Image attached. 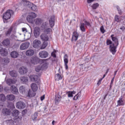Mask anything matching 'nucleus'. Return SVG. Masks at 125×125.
<instances>
[{
  "instance_id": "nucleus-1",
  "label": "nucleus",
  "mask_w": 125,
  "mask_h": 125,
  "mask_svg": "<svg viewBox=\"0 0 125 125\" xmlns=\"http://www.w3.org/2000/svg\"><path fill=\"white\" fill-rule=\"evenodd\" d=\"M34 23L37 26L41 25V28H42V29H45V28L47 27V25H48V23L47 22H43V21L41 18L35 19L34 20Z\"/></svg>"
},
{
  "instance_id": "nucleus-2",
  "label": "nucleus",
  "mask_w": 125,
  "mask_h": 125,
  "mask_svg": "<svg viewBox=\"0 0 125 125\" xmlns=\"http://www.w3.org/2000/svg\"><path fill=\"white\" fill-rule=\"evenodd\" d=\"M14 14V12L12 10H7L6 12L3 14V20L4 23H5L7 20L11 18L12 15Z\"/></svg>"
},
{
  "instance_id": "nucleus-3",
  "label": "nucleus",
  "mask_w": 125,
  "mask_h": 125,
  "mask_svg": "<svg viewBox=\"0 0 125 125\" xmlns=\"http://www.w3.org/2000/svg\"><path fill=\"white\" fill-rule=\"evenodd\" d=\"M41 45H42V42L41 41L36 39L33 41V46L34 48H40Z\"/></svg>"
},
{
  "instance_id": "nucleus-4",
  "label": "nucleus",
  "mask_w": 125,
  "mask_h": 125,
  "mask_svg": "<svg viewBox=\"0 0 125 125\" xmlns=\"http://www.w3.org/2000/svg\"><path fill=\"white\" fill-rule=\"evenodd\" d=\"M117 47L118 46L117 45L115 46V44L113 43L112 45H110L109 46V50L110 52L113 54V55H115L116 54V52H117Z\"/></svg>"
},
{
  "instance_id": "nucleus-5",
  "label": "nucleus",
  "mask_w": 125,
  "mask_h": 125,
  "mask_svg": "<svg viewBox=\"0 0 125 125\" xmlns=\"http://www.w3.org/2000/svg\"><path fill=\"white\" fill-rule=\"evenodd\" d=\"M34 35L35 38H39L41 35V28L39 27H35L34 29Z\"/></svg>"
},
{
  "instance_id": "nucleus-6",
  "label": "nucleus",
  "mask_w": 125,
  "mask_h": 125,
  "mask_svg": "<svg viewBox=\"0 0 125 125\" xmlns=\"http://www.w3.org/2000/svg\"><path fill=\"white\" fill-rule=\"evenodd\" d=\"M16 106L18 109L21 110L26 107V104L23 102H18L16 103Z\"/></svg>"
},
{
  "instance_id": "nucleus-7",
  "label": "nucleus",
  "mask_w": 125,
  "mask_h": 125,
  "mask_svg": "<svg viewBox=\"0 0 125 125\" xmlns=\"http://www.w3.org/2000/svg\"><path fill=\"white\" fill-rule=\"evenodd\" d=\"M30 46V42H25L24 43H22L20 47V49L21 50H25V49H27L29 48Z\"/></svg>"
},
{
  "instance_id": "nucleus-8",
  "label": "nucleus",
  "mask_w": 125,
  "mask_h": 125,
  "mask_svg": "<svg viewBox=\"0 0 125 125\" xmlns=\"http://www.w3.org/2000/svg\"><path fill=\"white\" fill-rule=\"evenodd\" d=\"M63 61L64 63V67L65 70H68L69 67H68V63H69V60H68V55L65 54L63 57Z\"/></svg>"
},
{
  "instance_id": "nucleus-9",
  "label": "nucleus",
  "mask_w": 125,
  "mask_h": 125,
  "mask_svg": "<svg viewBox=\"0 0 125 125\" xmlns=\"http://www.w3.org/2000/svg\"><path fill=\"white\" fill-rule=\"evenodd\" d=\"M55 20V17L54 16H51L50 20H49V25L51 29L54 27V25H55V23L54 21Z\"/></svg>"
},
{
  "instance_id": "nucleus-10",
  "label": "nucleus",
  "mask_w": 125,
  "mask_h": 125,
  "mask_svg": "<svg viewBox=\"0 0 125 125\" xmlns=\"http://www.w3.org/2000/svg\"><path fill=\"white\" fill-rule=\"evenodd\" d=\"M21 5L25 6V7H30L31 5V2L27 0H21Z\"/></svg>"
},
{
  "instance_id": "nucleus-11",
  "label": "nucleus",
  "mask_w": 125,
  "mask_h": 125,
  "mask_svg": "<svg viewBox=\"0 0 125 125\" xmlns=\"http://www.w3.org/2000/svg\"><path fill=\"white\" fill-rule=\"evenodd\" d=\"M125 99H123V96H121L120 98H119V99L118 101H117V105L118 106H125Z\"/></svg>"
},
{
  "instance_id": "nucleus-12",
  "label": "nucleus",
  "mask_w": 125,
  "mask_h": 125,
  "mask_svg": "<svg viewBox=\"0 0 125 125\" xmlns=\"http://www.w3.org/2000/svg\"><path fill=\"white\" fill-rule=\"evenodd\" d=\"M41 39L43 42H48L49 41V37L47 36V34L45 33H42L41 36Z\"/></svg>"
},
{
  "instance_id": "nucleus-13",
  "label": "nucleus",
  "mask_w": 125,
  "mask_h": 125,
  "mask_svg": "<svg viewBox=\"0 0 125 125\" xmlns=\"http://www.w3.org/2000/svg\"><path fill=\"white\" fill-rule=\"evenodd\" d=\"M39 54L41 58H46L48 56V53L46 51H41Z\"/></svg>"
},
{
  "instance_id": "nucleus-14",
  "label": "nucleus",
  "mask_w": 125,
  "mask_h": 125,
  "mask_svg": "<svg viewBox=\"0 0 125 125\" xmlns=\"http://www.w3.org/2000/svg\"><path fill=\"white\" fill-rule=\"evenodd\" d=\"M27 72H28V69L25 67L22 66L19 69V73L21 75H25V74H27Z\"/></svg>"
},
{
  "instance_id": "nucleus-15",
  "label": "nucleus",
  "mask_w": 125,
  "mask_h": 125,
  "mask_svg": "<svg viewBox=\"0 0 125 125\" xmlns=\"http://www.w3.org/2000/svg\"><path fill=\"white\" fill-rule=\"evenodd\" d=\"M40 62V59L37 57H32L31 58L30 62L32 64L36 65Z\"/></svg>"
},
{
  "instance_id": "nucleus-16",
  "label": "nucleus",
  "mask_w": 125,
  "mask_h": 125,
  "mask_svg": "<svg viewBox=\"0 0 125 125\" xmlns=\"http://www.w3.org/2000/svg\"><path fill=\"white\" fill-rule=\"evenodd\" d=\"M11 91L13 93V94L18 95L19 94V92H18V89L14 85H12L11 86Z\"/></svg>"
},
{
  "instance_id": "nucleus-17",
  "label": "nucleus",
  "mask_w": 125,
  "mask_h": 125,
  "mask_svg": "<svg viewBox=\"0 0 125 125\" xmlns=\"http://www.w3.org/2000/svg\"><path fill=\"white\" fill-rule=\"evenodd\" d=\"M29 78L32 82H38V81H40V78L38 75H30Z\"/></svg>"
},
{
  "instance_id": "nucleus-18",
  "label": "nucleus",
  "mask_w": 125,
  "mask_h": 125,
  "mask_svg": "<svg viewBox=\"0 0 125 125\" xmlns=\"http://www.w3.org/2000/svg\"><path fill=\"white\" fill-rule=\"evenodd\" d=\"M0 53L2 56H7L8 54V52L6 49L3 48L0 49Z\"/></svg>"
},
{
  "instance_id": "nucleus-19",
  "label": "nucleus",
  "mask_w": 125,
  "mask_h": 125,
  "mask_svg": "<svg viewBox=\"0 0 125 125\" xmlns=\"http://www.w3.org/2000/svg\"><path fill=\"white\" fill-rule=\"evenodd\" d=\"M110 37L111 38L112 41L114 42V43L118 46V45H119V40L118 38H117V37H114V34L111 35Z\"/></svg>"
},
{
  "instance_id": "nucleus-20",
  "label": "nucleus",
  "mask_w": 125,
  "mask_h": 125,
  "mask_svg": "<svg viewBox=\"0 0 125 125\" xmlns=\"http://www.w3.org/2000/svg\"><path fill=\"white\" fill-rule=\"evenodd\" d=\"M25 54L27 56H33L35 54V51L33 49H29L26 51Z\"/></svg>"
},
{
  "instance_id": "nucleus-21",
  "label": "nucleus",
  "mask_w": 125,
  "mask_h": 125,
  "mask_svg": "<svg viewBox=\"0 0 125 125\" xmlns=\"http://www.w3.org/2000/svg\"><path fill=\"white\" fill-rule=\"evenodd\" d=\"M35 92H36V91H33V90H29L27 94V97H34L36 96V93Z\"/></svg>"
},
{
  "instance_id": "nucleus-22",
  "label": "nucleus",
  "mask_w": 125,
  "mask_h": 125,
  "mask_svg": "<svg viewBox=\"0 0 125 125\" xmlns=\"http://www.w3.org/2000/svg\"><path fill=\"white\" fill-rule=\"evenodd\" d=\"M32 90L33 91H37L38 89H39V87H38V85L36 84V83H32L31 85Z\"/></svg>"
},
{
  "instance_id": "nucleus-23",
  "label": "nucleus",
  "mask_w": 125,
  "mask_h": 125,
  "mask_svg": "<svg viewBox=\"0 0 125 125\" xmlns=\"http://www.w3.org/2000/svg\"><path fill=\"white\" fill-rule=\"evenodd\" d=\"M28 8L31 9V10L32 11H38V7L37 6L32 3H30V6L28 7Z\"/></svg>"
},
{
  "instance_id": "nucleus-24",
  "label": "nucleus",
  "mask_w": 125,
  "mask_h": 125,
  "mask_svg": "<svg viewBox=\"0 0 125 125\" xmlns=\"http://www.w3.org/2000/svg\"><path fill=\"white\" fill-rule=\"evenodd\" d=\"M10 55L12 58H17L19 56V53L17 51H14L11 53Z\"/></svg>"
},
{
  "instance_id": "nucleus-25",
  "label": "nucleus",
  "mask_w": 125,
  "mask_h": 125,
  "mask_svg": "<svg viewBox=\"0 0 125 125\" xmlns=\"http://www.w3.org/2000/svg\"><path fill=\"white\" fill-rule=\"evenodd\" d=\"M2 43L4 46H8V45L10 44V40L9 39H6L3 41Z\"/></svg>"
},
{
  "instance_id": "nucleus-26",
  "label": "nucleus",
  "mask_w": 125,
  "mask_h": 125,
  "mask_svg": "<svg viewBox=\"0 0 125 125\" xmlns=\"http://www.w3.org/2000/svg\"><path fill=\"white\" fill-rule=\"evenodd\" d=\"M62 79H63V76H62L61 74L58 73L55 75V81H60Z\"/></svg>"
},
{
  "instance_id": "nucleus-27",
  "label": "nucleus",
  "mask_w": 125,
  "mask_h": 125,
  "mask_svg": "<svg viewBox=\"0 0 125 125\" xmlns=\"http://www.w3.org/2000/svg\"><path fill=\"white\" fill-rule=\"evenodd\" d=\"M9 75L13 78H16V77L18 76L17 72L15 70H12L9 71Z\"/></svg>"
},
{
  "instance_id": "nucleus-28",
  "label": "nucleus",
  "mask_w": 125,
  "mask_h": 125,
  "mask_svg": "<svg viewBox=\"0 0 125 125\" xmlns=\"http://www.w3.org/2000/svg\"><path fill=\"white\" fill-rule=\"evenodd\" d=\"M7 100H8V101H13L14 99H15V96L13 95V94H10L6 96Z\"/></svg>"
},
{
  "instance_id": "nucleus-29",
  "label": "nucleus",
  "mask_w": 125,
  "mask_h": 125,
  "mask_svg": "<svg viewBox=\"0 0 125 125\" xmlns=\"http://www.w3.org/2000/svg\"><path fill=\"white\" fill-rule=\"evenodd\" d=\"M6 83L8 85H11V84H13L15 83V81L11 79H8L6 81Z\"/></svg>"
},
{
  "instance_id": "nucleus-30",
  "label": "nucleus",
  "mask_w": 125,
  "mask_h": 125,
  "mask_svg": "<svg viewBox=\"0 0 125 125\" xmlns=\"http://www.w3.org/2000/svg\"><path fill=\"white\" fill-rule=\"evenodd\" d=\"M61 98H62V97H61V95H59V94L56 95L55 96L56 103H59V102L61 101Z\"/></svg>"
},
{
  "instance_id": "nucleus-31",
  "label": "nucleus",
  "mask_w": 125,
  "mask_h": 125,
  "mask_svg": "<svg viewBox=\"0 0 125 125\" xmlns=\"http://www.w3.org/2000/svg\"><path fill=\"white\" fill-rule=\"evenodd\" d=\"M2 112L5 116H9V115H10V110L7 108H3Z\"/></svg>"
},
{
  "instance_id": "nucleus-32",
  "label": "nucleus",
  "mask_w": 125,
  "mask_h": 125,
  "mask_svg": "<svg viewBox=\"0 0 125 125\" xmlns=\"http://www.w3.org/2000/svg\"><path fill=\"white\" fill-rule=\"evenodd\" d=\"M12 30H13V27L11 26L8 30L5 32V36L8 37V36H10V34L12 32Z\"/></svg>"
},
{
  "instance_id": "nucleus-33",
  "label": "nucleus",
  "mask_w": 125,
  "mask_h": 125,
  "mask_svg": "<svg viewBox=\"0 0 125 125\" xmlns=\"http://www.w3.org/2000/svg\"><path fill=\"white\" fill-rule=\"evenodd\" d=\"M19 111L17 109L14 110L12 112L13 116L14 117V118H17L18 116H19Z\"/></svg>"
},
{
  "instance_id": "nucleus-34",
  "label": "nucleus",
  "mask_w": 125,
  "mask_h": 125,
  "mask_svg": "<svg viewBox=\"0 0 125 125\" xmlns=\"http://www.w3.org/2000/svg\"><path fill=\"white\" fill-rule=\"evenodd\" d=\"M19 90L21 93L23 94V93H25V92H26V87H25L24 86H21Z\"/></svg>"
},
{
  "instance_id": "nucleus-35",
  "label": "nucleus",
  "mask_w": 125,
  "mask_h": 125,
  "mask_svg": "<svg viewBox=\"0 0 125 125\" xmlns=\"http://www.w3.org/2000/svg\"><path fill=\"white\" fill-rule=\"evenodd\" d=\"M81 96H82V92H80L74 97L73 100L77 101L79 98H80Z\"/></svg>"
},
{
  "instance_id": "nucleus-36",
  "label": "nucleus",
  "mask_w": 125,
  "mask_h": 125,
  "mask_svg": "<svg viewBox=\"0 0 125 125\" xmlns=\"http://www.w3.org/2000/svg\"><path fill=\"white\" fill-rule=\"evenodd\" d=\"M14 120L15 121V123H20L22 121V117L17 116V117H14Z\"/></svg>"
},
{
  "instance_id": "nucleus-37",
  "label": "nucleus",
  "mask_w": 125,
  "mask_h": 125,
  "mask_svg": "<svg viewBox=\"0 0 125 125\" xmlns=\"http://www.w3.org/2000/svg\"><path fill=\"white\" fill-rule=\"evenodd\" d=\"M44 29V33H46V34H50V33H52V29L50 28H45Z\"/></svg>"
},
{
  "instance_id": "nucleus-38",
  "label": "nucleus",
  "mask_w": 125,
  "mask_h": 125,
  "mask_svg": "<svg viewBox=\"0 0 125 125\" xmlns=\"http://www.w3.org/2000/svg\"><path fill=\"white\" fill-rule=\"evenodd\" d=\"M6 100V98L5 96L3 94H0V101L2 102H4Z\"/></svg>"
},
{
  "instance_id": "nucleus-39",
  "label": "nucleus",
  "mask_w": 125,
  "mask_h": 125,
  "mask_svg": "<svg viewBox=\"0 0 125 125\" xmlns=\"http://www.w3.org/2000/svg\"><path fill=\"white\" fill-rule=\"evenodd\" d=\"M80 28L82 32H85V27H84V23H81L80 26Z\"/></svg>"
},
{
  "instance_id": "nucleus-40",
  "label": "nucleus",
  "mask_w": 125,
  "mask_h": 125,
  "mask_svg": "<svg viewBox=\"0 0 125 125\" xmlns=\"http://www.w3.org/2000/svg\"><path fill=\"white\" fill-rule=\"evenodd\" d=\"M48 44V43L47 42V41H44L41 47V49H44V48L47 46Z\"/></svg>"
},
{
  "instance_id": "nucleus-41",
  "label": "nucleus",
  "mask_w": 125,
  "mask_h": 125,
  "mask_svg": "<svg viewBox=\"0 0 125 125\" xmlns=\"http://www.w3.org/2000/svg\"><path fill=\"white\" fill-rule=\"evenodd\" d=\"M33 19H32V18L29 15H28L26 18V20L28 22H29V23H33L34 21Z\"/></svg>"
},
{
  "instance_id": "nucleus-42",
  "label": "nucleus",
  "mask_w": 125,
  "mask_h": 125,
  "mask_svg": "<svg viewBox=\"0 0 125 125\" xmlns=\"http://www.w3.org/2000/svg\"><path fill=\"white\" fill-rule=\"evenodd\" d=\"M75 91H68L67 92L68 97H73L74 95L73 94H75Z\"/></svg>"
},
{
  "instance_id": "nucleus-43",
  "label": "nucleus",
  "mask_w": 125,
  "mask_h": 125,
  "mask_svg": "<svg viewBox=\"0 0 125 125\" xmlns=\"http://www.w3.org/2000/svg\"><path fill=\"white\" fill-rule=\"evenodd\" d=\"M21 80L23 83H28V77H21Z\"/></svg>"
},
{
  "instance_id": "nucleus-44",
  "label": "nucleus",
  "mask_w": 125,
  "mask_h": 125,
  "mask_svg": "<svg viewBox=\"0 0 125 125\" xmlns=\"http://www.w3.org/2000/svg\"><path fill=\"white\" fill-rule=\"evenodd\" d=\"M98 6H99V4H98V3H94L93 5H92L91 7L92 9H96V8H97Z\"/></svg>"
},
{
  "instance_id": "nucleus-45",
  "label": "nucleus",
  "mask_w": 125,
  "mask_h": 125,
  "mask_svg": "<svg viewBox=\"0 0 125 125\" xmlns=\"http://www.w3.org/2000/svg\"><path fill=\"white\" fill-rule=\"evenodd\" d=\"M30 16L32 17V19H35L36 17H37V14L34 12H32L29 15Z\"/></svg>"
},
{
  "instance_id": "nucleus-46",
  "label": "nucleus",
  "mask_w": 125,
  "mask_h": 125,
  "mask_svg": "<svg viewBox=\"0 0 125 125\" xmlns=\"http://www.w3.org/2000/svg\"><path fill=\"white\" fill-rule=\"evenodd\" d=\"M78 39H79V36H72L71 41L72 42H77Z\"/></svg>"
},
{
  "instance_id": "nucleus-47",
  "label": "nucleus",
  "mask_w": 125,
  "mask_h": 125,
  "mask_svg": "<svg viewBox=\"0 0 125 125\" xmlns=\"http://www.w3.org/2000/svg\"><path fill=\"white\" fill-rule=\"evenodd\" d=\"M41 70H42V66L41 65H38L35 68V70L36 72H40Z\"/></svg>"
},
{
  "instance_id": "nucleus-48",
  "label": "nucleus",
  "mask_w": 125,
  "mask_h": 125,
  "mask_svg": "<svg viewBox=\"0 0 125 125\" xmlns=\"http://www.w3.org/2000/svg\"><path fill=\"white\" fill-rule=\"evenodd\" d=\"M37 118H38V113H34V115L32 116L33 121H36Z\"/></svg>"
},
{
  "instance_id": "nucleus-49",
  "label": "nucleus",
  "mask_w": 125,
  "mask_h": 125,
  "mask_svg": "<svg viewBox=\"0 0 125 125\" xmlns=\"http://www.w3.org/2000/svg\"><path fill=\"white\" fill-rule=\"evenodd\" d=\"M116 8L118 11L119 14H120V15H122V10L121 9V8H120V7L119 6H116Z\"/></svg>"
},
{
  "instance_id": "nucleus-50",
  "label": "nucleus",
  "mask_w": 125,
  "mask_h": 125,
  "mask_svg": "<svg viewBox=\"0 0 125 125\" xmlns=\"http://www.w3.org/2000/svg\"><path fill=\"white\" fill-rule=\"evenodd\" d=\"M101 33H102L103 34H104V33H105V29H104V26H102L101 27H100V29Z\"/></svg>"
},
{
  "instance_id": "nucleus-51",
  "label": "nucleus",
  "mask_w": 125,
  "mask_h": 125,
  "mask_svg": "<svg viewBox=\"0 0 125 125\" xmlns=\"http://www.w3.org/2000/svg\"><path fill=\"white\" fill-rule=\"evenodd\" d=\"M72 37H79V33L77 31L73 32Z\"/></svg>"
},
{
  "instance_id": "nucleus-52",
  "label": "nucleus",
  "mask_w": 125,
  "mask_h": 125,
  "mask_svg": "<svg viewBox=\"0 0 125 125\" xmlns=\"http://www.w3.org/2000/svg\"><path fill=\"white\" fill-rule=\"evenodd\" d=\"M113 42L110 40L107 39L106 40V44L107 45H110V44H112Z\"/></svg>"
},
{
  "instance_id": "nucleus-53",
  "label": "nucleus",
  "mask_w": 125,
  "mask_h": 125,
  "mask_svg": "<svg viewBox=\"0 0 125 125\" xmlns=\"http://www.w3.org/2000/svg\"><path fill=\"white\" fill-rule=\"evenodd\" d=\"M115 21L116 22H119V21H120V18H119V16L115 15Z\"/></svg>"
},
{
  "instance_id": "nucleus-54",
  "label": "nucleus",
  "mask_w": 125,
  "mask_h": 125,
  "mask_svg": "<svg viewBox=\"0 0 125 125\" xmlns=\"http://www.w3.org/2000/svg\"><path fill=\"white\" fill-rule=\"evenodd\" d=\"M84 23H85V25H86V26H88V27H91V25L90 24V23H89V22L85 21Z\"/></svg>"
},
{
  "instance_id": "nucleus-55",
  "label": "nucleus",
  "mask_w": 125,
  "mask_h": 125,
  "mask_svg": "<svg viewBox=\"0 0 125 125\" xmlns=\"http://www.w3.org/2000/svg\"><path fill=\"white\" fill-rule=\"evenodd\" d=\"M103 80V78H101L97 83V85H98V86H99L100 85V84H101V82H102Z\"/></svg>"
},
{
  "instance_id": "nucleus-56",
  "label": "nucleus",
  "mask_w": 125,
  "mask_h": 125,
  "mask_svg": "<svg viewBox=\"0 0 125 125\" xmlns=\"http://www.w3.org/2000/svg\"><path fill=\"white\" fill-rule=\"evenodd\" d=\"M51 56L54 57V58H56V54H55V52H53L51 53Z\"/></svg>"
},
{
  "instance_id": "nucleus-57",
  "label": "nucleus",
  "mask_w": 125,
  "mask_h": 125,
  "mask_svg": "<svg viewBox=\"0 0 125 125\" xmlns=\"http://www.w3.org/2000/svg\"><path fill=\"white\" fill-rule=\"evenodd\" d=\"M22 32H23V33H27V32H28V31H27V28H22Z\"/></svg>"
},
{
  "instance_id": "nucleus-58",
  "label": "nucleus",
  "mask_w": 125,
  "mask_h": 125,
  "mask_svg": "<svg viewBox=\"0 0 125 125\" xmlns=\"http://www.w3.org/2000/svg\"><path fill=\"white\" fill-rule=\"evenodd\" d=\"M94 0H87V3H91V2H93Z\"/></svg>"
},
{
  "instance_id": "nucleus-59",
  "label": "nucleus",
  "mask_w": 125,
  "mask_h": 125,
  "mask_svg": "<svg viewBox=\"0 0 125 125\" xmlns=\"http://www.w3.org/2000/svg\"><path fill=\"white\" fill-rule=\"evenodd\" d=\"M44 98H45V97L44 95H43V96H41V101H42L44 99Z\"/></svg>"
},
{
  "instance_id": "nucleus-60",
  "label": "nucleus",
  "mask_w": 125,
  "mask_h": 125,
  "mask_svg": "<svg viewBox=\"0 0 125 125\" xmlns=\"http://www.w3.org/2000/svg\"><path fill=\"white\" fill-rule=\"evenodd\" d=\"M114 80H115V77H114L112 79V80H111V82H110V84H111V85H112V84H113V83H114Z\"/></svg>"
},
{
  "instance_id": "nucleus-61",
  "label": "nucleus",
  "mask_w": 125,
  "mask_h": 125,
  "mask_svg": "<svg viewBox=\"0 0 125 125\" xmlns=\"http://www.w3.org/2000/svg\"><path fill=\"white\" fill-rule=\"evenodd\" d=\"M3 105H4V104H3V102H0V107H3Z\"/></svg>"
},
{
  "instance_id": "nucleus-62",
  "label": "nucleus",
  "mask_w": 125,
  "mask_h": 125,
  "mask_svg": "<svg viewBox=\"0 0 125 125\" xmlns=\"http://www.w3.org/2000/svg\"><path fill=\"white\" fill-rule=\"evenodd\" d=\"M2 89H3L2 86L1 85H0V92H1V91H2Z\"/></svg>"
},
{
  "instance_id": "nucleus-63",
  "label": "nucleus",
  "mask_w": 125,
  "mask_h": 125,
  "mask_svg": "<svg viewBox=\"0 0 125 125\" xmlns=\"http://www.w3.org/2000/svg\"><path fill=\"white\" fill-rule=\"evenodd\" d=\"M120 30H122L123 31H125V26H123V27H121L120 28Z\"/></svg>"
},
{
  "instance_id": "nucleus-64",
  "label": "nucleus",
  "mask_w": 125,
  "mask_h": 125,
  "mask_svg": "<svg viewBox=\"0 0 125 125\" xmlns=\"http://www.w3.org/2000/svg\"><path fill=\"white\" fill-rule=\"evenodd\" d=\"M107 95H108V94H107L104 95V100H105V99H106V97H107Z\"/></svg>"
}]
</instances>
